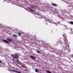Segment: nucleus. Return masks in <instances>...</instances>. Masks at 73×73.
Returning a JSON list of instances; mask_svg holds the SVG:
<instances>
[{
  "label": "nucleus",
  "mask_w": 73,
  "mask_h": 73,
  "mask_svg": "<svg viewBox=\"0 0 73 73\" xmlns=\"http://www.w3.org/2000/svg\"><path fill=\"white\" fill-rule=\"evenodd\" d=\"M63 37H64V34H63Z\"/></svg>",
  "instance_id": "21"
},
{
  "label": "nucleus",
  "mask_w": 73,
  "mask_h": 73,
  "mask_svg": "<svg viewBox=\"0 0 73 73\" xmlns=\"http://www.w3.org/2000/svg\"><path fill=\"white\" fill-rule=\"evenodd\" d=\"M10 71H13V72H15H15H16V70H15L14 69H10L9 70Z\"/></svg>",
  "instance_id": "6"
},
{
  "label": "nucleus",
  "mask_w": 73,
  "mask_h": 73,
  "mask_svg": "<svg viewBox=\"0 0 73 73\" xmlns=\"http://www.w3.org/2000/svg\"><path fill=\"white\" fill-rule=\"evenodd\" d=\"M36 52L38 53H40V51H38V50H37L36 51Z\"/></svg>",
  "instance_id": "15"
},
{
  "label": "nucleus",
  "mask_w": 73,
  "mask_h": 73,
  "mask_svg": "<svg viewBox=\"0 0 73 73\" xmlns=\"http://www.w3.org/2000/svg\"><path fill=\"white\" fill-rule=\"evenodd\" d=\"M11 56L12 57H14V55L13 54H11Z\"/></svg>",
  "instance_id": "18"
},
{
  "label": "nucleus",
  "mask_w": 73,
  "mask_h": 73,
  "mask_svg": "<svg viewBox=\"0 0 73 73\" xmlns=\"http://www.w3.org/2000/svg\"><path fill=\"white\" fill-rule=\"evenodd\" d=\"M57 43V44H60H60H62V43L60 41H58Z\"/></svg>",
  "instance_id": "9"
},
{
  "label": "nucleus",
  "mask_w": 73,
  "mask_h": 73,
  "mask_svg": "<svg viewBox=\"0 0 73 73\" xmlns=\"http://www.w3.org/2000/svg\"><path fill=\"white\" fill-rule=\"evenodd\" d=\"M69 62V63H70V62Z\"/></svg>",
  "instance_id": "22"
},
{
  "label": "nucleus",
  "mask_w": 73,
  "mask_h": 73,
  "mask_svg": "<svg viewBox=\"0 0 73 73\" xmlns=\"http://www.w3.org/2000/svg\"><path fill=\"white\" fill-rule=\"evenodd\" d=\"M48 20H49V19H48Z\"/></svg>",
  "instance_id": "24"
},
{
  "label": "nucleus",
  "mask_w": 73,
  "mask_h": 73,
  "mask_svg": "<svg viewBox=\"0 0 73 73\" xmlns=\"http://www.w3.org/2000/svg\"><path fill=\"white\" fill-rule=\"evenodd\" d=\"M46 24L47 25V24H48L47 23H46Z\"/></svg>",
  "instance_id": "23"
},
{
  "label": "nucleus",
  "mask_w": 73,
  "mask_h": 73,
  "mask_svg": "<svg viewBox=\"0 0 73 73\" xmlns=\"http://www.w3.org/2000/svg\"><path fill=\"white\" fill-rule=\"evenodd\" d=\"M70 57L72 58H73V54H72L71 55Z\"/></svg>",
  "instance_id": "17"
},
{
  "label": "nucleus",
  "mask_w": 73,
  "mask_h": 73,
  "mask_svg": "<svg viewBox=\"0 0 73 73\" xmlns=\"http://www.w3.org/2000/svg\"><path fill=\"white\" fill-rule=\"evenodd\" d=\"M35 71L36 72H38V70H37V69H36L35 70Z\"/></svg>",
  "instance_id": "13"
},
{
  "label": "nucleus",
  "mask_w": 73,
  "mask_h": 73,
  "mask_svg": "<svg viewBox=\"0 0 73 73\" xmlns=\"http://www.w3.org/2000/svg\"><path fill=\"white\" fill-rule=\"evenodd\" d=\"M16 61L17 63L18 64H21V63L20 62V61L18 59H16Z\"/></svg>",
  "instance_id": "3"
},
{
  "label": "nucleus",
  "mask_w": 73,
  "mask_h": 73,
  "mask_svg": "<svg viewBox=\"0 0 73 73\" xmlns=\"http://www.w3.org/2000/svg\"><path fill=\"white\" fill-rule=\"evenodd\" d=\"M70 24H72V25H73V21H71L70 22Z\"/></svg>",
  "instance_id": "12"
},
{
  "label": "nucleus",
  "mask_w": 73,
  "mask_h": 73,
  "mask_svg": "<svg viewBox=\"0 0 73 73\" xmlns=\"http://www.w3.org/2000/svg\"><path fill=\"white\" fill-rule=\"evenodd\" d=\"M30 57L31 58H32V59H36V58H35V57L33 56H31Z\"/></svg>",
  "instance_id": "7"
},
{
  "label": "nucleus",
  "mask_w": 73,
  "mask_h": 73,
  "mask_svg": "<svg viewBox=\"0 0 73 73\" xmlns=\"http://www.w3.org/2000/svg\"><path fill=\"white\" fill-rule=\"evenodd\" d=\"M18 35L19 36H21V33H18Z\"/></svg>",
  "instance_id": "14"
},
{
  "label": "nucleus",
  "mask_w": 73,
  "mask_h": 73,
  "mask_svg": "<svg viewBox=\"0 0 73 73\" xmlns=\"http://www.w3.org/2000/svg\"><path fill=\"white\" fill-rule=\"evenodd\" d=\"M3 41H4L6 43H7V44H9V42L7 40H2Z\"/></svg>",
  "instance_id": "4"
},
{
  "label": "nucleus",
  "mask_w": 73,
  "mask_h": 73,
  "mask_svg": "<svg viewBox=\"0 0 73 73\" xmlns=\"http://www.w3.org/2000/svg\"><path fill=\"white\" fill-rule=\"evenodd\" d=\"M38 17L40 18L41 19V17H42V15L40 14H38Z\"/></svg>",
  "instance_id": "8"
},
{
  "label": "nucleus",
  "mask_w": 73,
  "mask_h": 73,
  "mask_svg": "<svg viewBox=\"0 0 73 73\" xmlns=\"http://www.w3.org/2000/svg\"><path fill=\"white\" fill-rule=\"evenodd\" d=\"M48 20H49V19H48Z\"/></svg>",
  "instance_id": "25"
},
{
  "label": "nucleus",
  "mask_w": 73,
  "mask_h": 73,
  "mask_svg": "<svg viewBox=\"0 0 73 73\" xmlns=\"http://www.w3.org/2000/svg\"><path fill=\"white\" fill-rule=\"evenodd\" d=\"M19 57V55L17 54H15L14 55V57H13V60H15L17 58H18Z\"/></svg>",
  "instance_id": "2"
},
{
  "label": "nucleus",
  "mask_w": 73,
  "mask_h": 73,
  "mask_svg": "<svg viewBox=\"0 0 73 73\" xmlns=\"http://www.w3.org/2000/svg\"><path fill=\"white\" fill-rule=\"evenodd\" d=\"M13 37H16V36H17L16 35V34H13Z\"/></svg>",
  "instance_id": "10"
},
{
  "label": "nucleus",
  "mask_w": 73,
  "mask_h": 73,
  "mask_svg": "<svg viewBox=\"0 0 73 73\" xmlns=\"http://www.w3.org/2000/svg\"><path fill=\"white\" fill-rule=\"evenodd\" d=\"M30 10L31 11H35V10H32V9H30Z\"/></svg>",
  "instance_id": "16"
},
{
  "label": "nucleus",
  "mask_w": 73,
  "mask_h": 73,
  "mask_svg": "<svg viewBox=\"0 0 73 73\" xmlns=\"http://www.w3.org/2000/svg\"><path fill=\"white\" fill-rule=\"evenodd\" d=\"M64 41H65V42L64 43V44H66V45H67L68 46V48H69V46L68 45V40L66 39V36H64Z\"/></svg>",
  "instance_id": "1"
},
{
  "label": "nucleus",
  "mask_w": 73,
  "mask_h": 73,
  "mask_svg": "<svg viewBox=\"0 0 73 73\" xmlns=\"http://www.w3.org/2000/svg\"><path fill=\"white\" fill-rule=\"evenodd\" d=\"M52 5L53 6H54V7H57L58 6L57 4H56L54 3H52Z\"/></svg>",
  "instance_id": "5"
},
{
  "label": "nucleus",
  "mask_w": 73,
  "mask_h": 73,
  "mask_svg": "<svg viewBox=\"0 0 73 73\" xmlns=\"http://www.w3.org/2000/svg\"><path fill=\"white\" fill-rule=\"evenodd\" d=\"M0 64H2V63H3V62H2L1 60H0Z\"/></svg>",
  "instance_id": "19"
},
{
  "label": "nucleus",
  "mask_w": 73,
  "mask_h": 73,
  "mask_svg": "<svg viewBox=\"0 0 73 73\" xmlns=\"http://www.w3.org/2000/svg\"><path fill=\"white\" fill-rule=\"evenodd\" d=\"M7 41H9L10 42H12V41L11 40L9 39H7Z\"/></svg>",
  "instance_id": "11"
},
{
  "label": "nucleus",
  "mask_w": 73,
  "mask_h": 73,
  "mask_svg": "<svg viewBox=\"0 0 73 73\" xmlns=\"http://www.w3.org/2000/svg\"><path fill=\"white\" fill-rule=\"evenodd\" d=\"M24 71H25V72H27V71L26 70H25Z\"/></svg>",
  "instance_id": "20"
}]
</instances>
